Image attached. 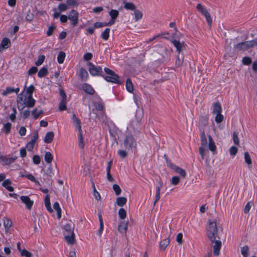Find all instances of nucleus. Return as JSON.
Masks as SVG:
<instances>
[{"label": "nucleus", "mask_w": 257, "mask_h": 257, "mask_svg": "<svg viewBox=\"0 0 257 257\" xmlns=\"http://www.w3.org/2000/svg\"><path fill=\"white\" fill-rule=\"evenodd\" d=\"M127 199L125 197H118L116 199V203L119 207L124 205Z\"/></svg>", "instance_id": "21"}, {"label": "nucleus", "mask_w": 257, "mask_h": 257, "mask_svg": "<svg viewBox=\"0 0 257 257\" xmlns=\"http://www.w3.org/2000/svg\"><path fill=\"white\" fill-rule=\"evenodd\" d=\"M170 243V239L169 238L165 239L160 242V247L162 250H165L167 246Z\"/></svg>", "instance_id": "28"}, {"label": "nucleus", "mask_w": 257, "mask_h": 257, "mask_svg": "<svg viewBox=\"0 0 257 257\" xmlns=\"http://www.w3.org/2000/svg\"><path fill=\"white\" fill-rule=\"evenodd\" d=\"M65 58V53L64 52H63V51H61L59 53V54H58V55L57 56L58 62L59 64L63 63L64 61Z\"/></svg>", "instance_id": "35"}, {"label": "nucleus", "mask_w": 257, "mask_h": 257, "mask_svg": "<svg viewBox=\"0 0 257 257\" xmlns=\"http://www.w3.org/2000/svg\"><path fill=\"white\" fill-rule=\"evenodd\" d=\"M184 61V54H177L176 56V61L175 64L176 66L179 67L182 66Z\"/></svg>", "instance_id": "16"}, {"label": "nucleus", "mask_w": 257, "mask_h": 257, "mask_svg": "<svg viewBox=\"0 0 257 257\" xmlns=\"http://www.w3.org/2000/svg\"><path fill=\"white\" fill-rule=\"evenodd\" d=\"M12 127V124L10 122L5 123L4 125V131L6 134H9Z\"/></svg>", "instance_id": "52"}, {"label": "nucleus", "mask_w": 257, "mask_h": 257, "mask_svg": "<svg viewBox=\"0 0 257 257\" xmlns=\"http://www.w3.org/2000/svg\"><path fill=\"white\" fill-rule=\"evenodd\" d=\"M251 62V58L249 57H244L242 59V63L244 65H249Z\"/></svg>", "instance_id": "50"}, {"label": "nucleus", "mask_w": 257, "mask_h": 257, "mask_svg": "<svg viewBox=\"0 0 257 257\" xmlns=\"http://www.w3.org/2000/svg\"><path fill=\"white\" fill-rule=\"evenodd\" d=\"M35 87L34 85H31L27 88V93L28 94V96H32V94L35 90Z\"/></svg>", "instance_id": "62"}, {"label": "nucleus", "mask_w": 257, "mask_h": 257, "mask_svg": "<svg viewBox=\"0 0 257 257\" xmlns=\"http://www.w3.org/2000/svg\"><path fill=\"white\" fill-rule=\"evenodd\" d=\"M45 205L49 212L51 213L53 212V209L51 207L50 196L49 195H46L45 197Z\"/></svg>", "instance_id": "22"}, {"label": "nucleus", "mask_w": 257, "mask_h": 257, "mask_svg": "<svg viewBox=\"0 0 257 257\" xmlns=\"http://www.w3.org/2000/svg\"><path fill=\"white\" fill-rule=\"evenodd\" d=\"M128 222L121 221L118 226V230L122 234H126L127 229Z\"/></svg>", "instance_id": "15"}, {"label": "nucleus", "mask_w": 257, "mask_h": 257, "mask_svg": "<svg viewBox=\"0 0 257 257\" xmlns=\"http://www.w3.org/2000/svg\"><path fill=\"white\" fill-rule=\"evenodd\" d=\"M67 5L69 6H78L79 3L76 0H67Z\"/></svg>", "instance_id": "63"}, {"label": "nucleus", "mask_w": 257, "mask_h": 257, "mask_svg": "<svg viewBox=\"0 0 257 257\" xmlns=\"http://www.w3.org/2000/svg\"><path fill=\"white\" fill-rule=\"evenodd\" d=\"M45 57L44 55H41L37 61L35 62V65L39 66L41 65L44 61Z\"/></svg>", "instance_id": "56"}, {"label": "nucleus", "mask_w": 257, "mask_h": 257, "mask_svg": "<svg viewBox=\"0 0 257 257\" xmlns=\"http://www.w3.org/2000/svg\"><path fill=\"white\" fill-rule=\"evenodd\" d=\"M200 136L201 146L199 148V152L202 159H204V156L208 150H209L213 154H215L216 153V146L210 134L207 135L208 139V146L207 138L204 130H200Z\"/></svg>", "instance_id": "1"}, {"label": "nucleus", "mask_w": 257, "mask_h": 257, "mask_svg": "<svg viewBox=\"0 0 257 257\" xmlns=\"http://www.w3.org/2000/svg\"><path fill=\"white\" fill-rule=\"evenodd\" d=\"M203 16L205 17L206 21H207L208 25L210 27H211V25H212V19H211V16L209 14V13H208V12L206 13L205 15H203Z\"/></svg>", "instance_id": "53"}, {"label": "nucleus", "mask_w": 257, "mask_h": 257, "mask_svg": "<svg viewBox=\"0 0 257 257\" xmlns=\"http://www.w3.org/2000/svg\"><path fill=\"white\" fill-rule=\"evenodd\" d=\"M176 240L179 244H182L183 243V234L179 233L176 236Z\"/></svg>", "instance_id": "61"}, {"label": "nucleus", "mask_w": 257, "mask_h": 257, "mask_svg": "<svg viewBox=\"0 0 257 257\" xmlns=\"http://www.w3.org/2000/svg\"><path fill=\"white\" fill-rule=\"evenodd\" d=\"M199 124L202 126H206L208 124V118L206 116H201L199 119Z\"/></svg>", "instance_id": "41"}, {"label": "nucleus", "mask_w": 257, "mask_h": 257, "mask_svg": "<svg viewBox=\"0 0 257 257\" xmlns=\"http://www.w3.org/2000/svg\"><path fill=\"white\" fill-rule=\"evenodd\" d=\"M168 166L176 173L179 174L183 178L186 177L187 174L185 170L183 169L174 165L171 162L168 163Z\"/></svg>", "instance_id": "8"}, {"label": "nucleus", "mask_w": 257, "mask_h": 257, "mask_svg": "<svg viewBox=\"0 0 257 257\" xmlns=\"http://www.w3.org/2000/svg\"><path fill=\"white\" fill-rule=\"evenodd\" d=\"M256 43L254 40L242 42L235 45L233 47L234 50L236 52L245 51L253 47Z\"/></svg>", "instance_id": "4"}, {"label": "nucleus", "mask_w": 257, "mask_h": 257, "mask_svg": "<svg viewBox=\"0 0 257 257\" xmlns=\"http://www.w3.org/2000/svg\"><path fill=\"white\" fill-rule=\"evenodd\" d=\"M113 191L116 195H119L121 192V190L119 186L117 184H113Z\"/></svg>", "instance_id": "58"}, {"label": "nucleus", "mask_w": 257, "mask_h": 257, "mask_svg": "<svg viewBox=\"0 0 257 257\" xmlns=\"http://www.w3.org/2000/svg\"><path fill=\"white\" fill-rule=\"evenodd\" d=\"M126 89L127 91L130 93H132L134 91V86L130 78H128L126 80V84H125Z\"/></svg>", "instance_id": "26"}, {"label": "nucleus", "mask_w": 257, "mask_h": 257, "mask_svg": "<svg viewBox=\"0 0 257 257\" xmlns=\"http://www.w3.org/2000/svg\"><path fill=\"white\" fill-rule=\"evenodd\" d=\"M21 254L22 256H25L26 257H31L32 255L30 251L25 249H23V250L21 252Z\"/></svg>", "instance_id": "64"}, {"label": "nucleus", "mask_w": 257, "mask_h": 257, "mask_svg": "<svg viewBox=\"0 0 257 257\" xmlns=\"http://www.w3.org/2000/svg\"><path fill=\"white\" fill-rule=\"evenodd\" d=\"M180 181V178L178 176H174L170 180V183L173 185H178Z\"/></svg>", "instance_id": "37"}, {"label": "nucleus", "mask_w": 257, "mask_h": 257, "mask_svg": "<svg viewBox=\"0 0 257 257\" xmlns=\"http://www.w3.org/2000/svg\"><path fill=\"white\" fill-rule=\"evenodd\" d=\"M232 140L234 144L236 146H239V140L238 137V134L236 132H234L232 134Z\"/></svg>", "instance_id": "43"}, {"label": "nucleus", "mask_w": 257, "mask_h": 257, "mask_svg": "<svg viewBox=\"0 0 257 257\" xmlns=\"http://www.w3.org/2000/svg\"><path fill=\"white\" fill-rule=\"evenodd\" d=\"M249 250V247L247 245H244L241 247V253L243 257L248 256Z\"/></svg>", "instance_id": "33"}, {"label": "nucleus", "mask_w": 257, "mask_h": 257, "mask_svg": "<svg viewBox=\"0 0 257 257\" xmlns=\"http://www.w3.org/2000/svg\"><path fill=\"white\" fill-rule=\"evenodd\" d=\"M64 238L66 241L69 244H73L75 242V234L72 232L71 234H64Z\"/></svg>", "instance_id": "14"}, {"label": "nucleus", "mask_w": 257, "mask_h": 257, "mask_svg": "<svg viewBox=\"0 0 257 257\" xmlns=\"http://www.w3.org/2000/svg\"><path fill=\"white\" fill-rule=\"evenodd\" d=\"M160 186L157 188L156 199L154 203V205H155L156 203L160 198V188L162 186V184L160 183Z\"/></svg>", "instance_id": "48"}, {"label": "nucleus", "mask_w": 257, "mask_h": 257, "mask_svg": "<svg viewBox=\"0 0 257 257\" xmlns=\"http://www.w3.org/2000/svg\"><path fill=\"white\" fill-rule=\"evenodd\" d=\"M143 112L142 111H137L136 114V122L138 124H139L142 119Z\"/></svg>", "instance_id": "49"}, {"label": "nucleus", "mask_w": 257, "mask_h": 257, "mask_svg": "<svg viewBox=\"0 0 257 257\" xmlns=\"http://www.w3.org/2000/svg\"><path fill=\"white\" fill-rule=\"evenodd\" d=\"M244 156L245 162L247 164L249 168H251L252 161L249 153L247 152H245L244 153Z\"/></svg>", "instance_id": "25"}, {"label": "nucleus", "mask_w": 257, "mask_h": 257, "mask_svg": "<svg viewBox=\"0 0 257 257\" xmlns=\"http://www.w3.org/2000/svg\"><path fill=\"white\" fill-rule=\"evenodd\" d=\"M168 50L167 48H163L162 49V57H158V60L159 61H163L165 58L167 56Z\"/></svg>", "instance_id": "47"}, {"label": "nucleus", "mask_w": 257, "mask_h": 257, "mask_svg": "<svg viewBox=\"0 0 257 257\" xmlns=\"http://www.w3.org/2000/svg\"><path fill=\"white\" fill-rule=\"evenodd\" d=\"M67 100H61L59 105V109L60 111H63L67 109V107L65 105Z\"/></svg>", "instance_id": "51"}, {"label": "nucleus", "mask_w": 257, "mask_h": 257, "mask_svg": "<svg viewBox=\"0 0 257 257\" xmlns=\"http://www.w3.org/2000/svg\"><path fill=\"white\" fill-rule=\"evenodd\" d=\"M229 153H230L231 156H234L236 154V153H237L238 149H237V148L236 147L232 146L229 149Z\"/></svg>", "instance_id": "59"}, {"label": "nucleus", "mask_w": 257, "mask_h": 257, "mask_svg": "<svg viewBox=\"0 0 257 257\" xmlns=\"http://www.w3.org/2000/svg\"><path fill=\"white\" fill-rule=\"evenodd\" d=\"M88 74L87 71L84 68H81L79 72V76L81 78L84 80H86L87 79Z\"/></svg>", "instance_id": "31"}, {"label": "nucleus", "mask_w": 257, "mask_h": 257, "mask_svg": "<svg viewBox=\"0 0 257 257\" xmlns=\"http://www.w3.org/2000/svg\"><path fill=\"white\" fill-rule=\"evenodd\" d=\"M88 65L89 66V71L92 75L95 76L100 75V73H102V70L101 67H96L91 62H89Z\"/></svg>", "instance_id": "9"}, {"label": "nucleus", "mask_w": 257, "mask_h": 257, "mask_svg": "<svg viewBox=\"0 0 257 257\" xmlns=\"http://www.w3.org/2000/svg\"><path fill=\"white\" fill-rule=\"evenodd\" d=\"M47 73H48L47 68L45 67H43L38 72V76L39 77L41 78V77H43L45 76V75H46L47 74Z\"/></svg>", "instance_id": "40"}, {"label": "nucleus", "mask_w": 257, "mask_h": 257, "mask_svg": "<svg viewBox=\"0 0 257 257\" xmlns=\"http://www.w3.org/2000/svg\"><path fill=\"white\" fill-rule=\"evenodd\" d=\"M43 111L42 110H40L39 112H37V109L35 108L32 111V113L34 115V118L35 119H37L38 118L40 114L43 113Z\"/></svg>", "instance_id": "55"}, {"label": "nucleus", "mask_w": 257, "mask_h": 257, "mask_svg": "<svg viewBox=\"0 0 257 257\" xmlns=\"http://www.w3.org/2000/svg\"><path fill=\"white\" fill-rule=\"evenodd\" d=\"M45 174L48 176V177H52L54 175L52 168L51 166H49L48 169L46 170L45 172Z\"/></svg>", "instance_id": "60"}, {"label": "nucleus", "mask_w": 257, "mask_h": 257, "mask_svg": "<svg viewBox=\"0 0 257 257\" xmlns=\"http://www.w3.org/2000/svg\"><path fill=\"white\" fill-rule=\"evenodd\" d=\"M1 157V162L3 163L4 165H9L13 163L17 158V157H12L8 158L7 156H3Z\"/></svg>", "instance_id": "12"}, {"label": "nucleus", "mask_w": 257, "mask_h": 257, "mask_svg": "<svg viewBox=\"0 0 257 257\" xmlns=\"http://www.w3.org/2000/svg\"><path fill=\"white\" fill-rule=\"evenodd\" d=\"M20 91V89L19 88H14L12 87H7L5 90L3 91L2 92V95L3 96H6L8 94L13 93V92H16V93H18Z\"/></svg>", "instance_id": "17"}, {"label": "nucleus", "mask_w": 257, "mask_h": 257, "mask_svg": "<svg viewBox=\"0 0 257 257\" xmlns=\"http://www.w3.org/2000/svg\"><path fill=\"white\" fill-rule=\"evenodd\" d=\"M72 119L73 122L75 124L76 127L78 128V131H81V127L80 120L77 118L75 114H73L72 115Z\"/></svg>", "instance_id": "32"}, {"label": "nucleus", "mask_w": 257, "mask_h": 257, "mask_svg": "<svg viewBox=\"0 0 257 257\" xmlns=\"http://www.w3.org/2000/svg\"><path fill=\"white\" fill-rule=\"evenodd\" d=\"M79 131V146L80 148H83L84 147V143H83V141L82 130H81V131Z\"/></svg>", "instance_id": "57"}, {"label": "nucleus", "mask_w": 257, "mask_h": 257, "mask_svg": "<svg viewBox=\"0 0 257 257\" xmlns=\"http://www.w3.org/2000/svg\"><path fill=\"white\" fill-rule=\"evenodd\" d=\"M221 112L222 107L220 103L218 102L214 103L212 106V113L215 115V121L217 124L221 123L224 119Z\"/></svg>", "instance_id": "3"}, {"label": "nucleus", "mask_w": 257, "mask_h": 257, "mask_svg": "<svg viewBox=\"0 0 257 257\" xmlns=\"http://www.w3.org/2000/svg\"><path fill=\"white\" fill-rule=\"evenodd\" d=\"M172 43L176 48L177 54H181V52L184 49H185V44L184 42H180L176 40H174L172 41Z\"/></svg>", "instance_id": "10"}, {"label": "nucleus", "mask_w": 257, "mask_h": 257, "mask_svg": "<svg viewBox=\"0 0 257 257\" xmlns=\"http://www.w3.org/2000/svg\"><path fill=\"white\" fill-rule=\"evenodd\" d=\"M135 21H138L143 17V13L139 10H136L134 12Z\"/></svg>", "instance_id": "34"}, {"label": "nucleus", "mask_w": 257, "mask_h": 257, "mask_svg": "<svg viewBox=\"0 0 257 257\" xmlns=\"http://www.w3.org/2000/svg\"><path fill=\"white\" fill-rule=\"evenodd\" d=\"M211 243L213 254L215 256H218L220 254V250L221 247L222 242L219 239H214L209 240Z\"/></svg>", "instance_id": "6"}, {"label": "nucleus", "mask_w": 257, "mask_h": 257, "mask_svg": "<svg viewBox=\"0 0 257 257\" xmlns=\"http://www.w3.org/2000/svg\"><path fill=\"white\" fill-rule=\"evenodd\" d=\"M24 101L25 99L24 100L23 93H22L18 96L17 100L18 108L19 110L23 109L25 107V106L22 105V103Z\"/></svg>", "instance_id": "19"}, {"label": "nucleus", "mask_w": 257, "mask_h": 257, "mask_svg": "<svg viewBox=\"0 0 257 257\" xmlns=\"http://www.w3.org/2000/svg\"><path fill=\"white\" fill-rule=\"evenodd\" d=\"M54 137V134L53 132H48L44 138V142L47 144L51 143L53 140Z\"/></svg>", "instance_id": "18"}, {"label": "nucleus", "mask_w": 257, "mask_h": 257, "mask_svg": "<svg viewBox=\"0 0 257 257\" xmlns=\"http://www.w3.org/2000/svg\"><path fill=\"white\" fill-rule=\"evenodd\" d=\"M12 184V182L10 179L5 180L3 182V186L5 187L9 191L12 192L14 190V188L10 186Z\"/></svg>", "instance_id": "23"}, {"label": "nucleus", "mask_w": 257, "mask_h": 257, "mask_svg": "<svg viewBox=\"0 0 257 257\" xmlns=\"http://www.w3.org/2000/svg\"><path fill=\"white\" fill-rule=\"evenodd\" d=\"M22 177H25L27 178H28V179L30 180L31 181H33V182L36 183V184H37L38 185L41 186V184L39 182V181H37L35 179V177L33 175H32V174H28L27 175H22Z\"/></svg>", "instance_id": "44"}, {"label": "nucleus", "mask_w": 257, "mask_h": 257, "mask_svg": "<svg viewBox=\"0 0 257 257\" xmlns=\"http://www.w3.org/2000/svg\"><path fill=\"white\" fill-rule=\"evenodd\" d=\"M44 159L46 163L50 164L53 161V157L50 152H47L45 153Z\"/></svg>", "instance_id": "30"}, {"label": "nucleus", "mask_w": 257, "mask_h": 257, "mask_svg": "<svg viewBox=\"0 0 257 257\" xmlns=\"http://www.w3.org/2000/svg\"><path fill=\"white\" fill-rule=\"evenodd\" d=\"M35 104V100L33 99L32 96H28L25 97V101L23 102L22 105L24 106L25 104L26 106L29 108L33 107Z\"/></svg>", "instance_id": "13"}, {"label": "nucleus", "mask_w": 257, "mask_h": 257, "mask_svg": "<svg viewBox=\"0 0 257 257\" xmlns=\"http://www.w3.org/2000/svg\"><path fill=\"white\" fill-rule=\"evenodd\" d=\"M4 225L5 228H10L12 225V221L7 218L4 219Z\"/></svg>", "instance_id": "45"}, {"label": "nucleus", "mask_w": 257, "mask_h": 257, "mask_svg": "<svg viewBox=\"0 0 257 257\" xmlns=\"http://www.w3.org/2000/svg\"><path fill=\"white\" fill-rule=\"evenodd\" d=\"M118 216L119 218L123 220L125 218L126 216V211L123 208H120L118 210Z\"/></svg>", "instance_id": "39"}, {"label": "nucleus", "mask_w": 257, "mask_h": 257, "mask_svg": "<svg viewBox=\"0 0 257 257\" xmlns=\"http://www.w3.org/2000/svg\"><path fill=\"white\" fill-rule=\"evenodd\" d=\"M63 228L64 229V234L65 233L71 234V233H72V232H74V231H73L74 229H72L71 227L70 224H66L64 226Z\"/></svg>", "instance_id": "42"}, {"label": "nucleus", "mask_w": 257, "mask_h": 257, "mask_svg": "<svg viewBox=\"0 0 257 257\" xmlns=\"http://www.w3.org/2000/svg\"><path fill=\"white\" fill-rule=\"evenodd\" d=\"M124 8L125 9L130 10H132V11L136 10V7L133 3L125 2V3H124Z\"/></svg>", "instance_id": "36"}, {"label": "nucleus", "mask_w": 257, "mask_h": 257, "mask_svg": "<svg viewBox=\"0 0 257 257\" xmlns=\"http://www.w3.org/2000/svg\"><path fill=\"white\" fill-rule=\"evenodd\" d=\"M79 13L76 10H72L69 12L68 18L71 22V25L74 27L76 26L78 23Z\"/></svg>", "instance_id": "7"}, {"label": "nucleus", "mask_w": 257, "mask_h": 257, "mask_svg": "<svg viewBox=\"0 0 257 257\" xmlns=\"http://www.w3.org/2000/svg\"><path fill=\"white\" fill-rule=\"evenodd\" d=\"M196 9L200 12L203 15H205L208 11L206 8L204 7L201 4H198L196 6Z\"/></svg>", "instance_id": "38"}, {"label": "nucleus", "mask_w": 257, "mask_h": 257, "mask_svg": "<svg viewBox=\"0 0 257 257\" xmlns=\"http://www.w3.org/2000/svg\"><path fill=\"white\" fill-rule=\"evenodd\" d=\"M20 199L22 202L25 204L26 208L28 210L31 209L34 203L33 200H31L30 198L27 196H22L20 197Z\"/></svg>", "instance_id": "11"}, {"label": "nucleus", "mask_w": 257, "mask_h": 257, "mask_svg": "<svg viewBox=\"0 0 257 257\" xmlns=\"http://www.w3.org/2000/svg\"><path fill=\"white\" fill-rule=\"evenodd\" d=\"M104 71L109 76H104V78L108 82H112V71L107 68H104Z\"/></svg>", "instance_id": "20"}, {"label": "nucleus", "mask_w": 257, "mask_h": 257, "mask_svg": "<svg viewBox=\"0 0 257 257\" xmlns=\"http://www.w3.org/2000/svg\"><path fill=\"white\" fill-rule=\"evenodd\" d=\"M124 145L128 150H136L137 148V142L132 135H128L125 137Z\"/></svg>", "instance_id": "5"}, {"label": "nucleus", "mask_w": 257, "mask_h": 257, "mask_svg": "<svg viewBox=\"0 0 257 257\" xmlns=\"http://www.w3.org/2000/svg\"><path fill=\"white\" fill-rule=\"evenodd\" d=\"M83 90L89 94H93L94 93V90L92 87L88 84H84L83 85Z\"/></svg>", "instance_id": "24"}, {"label": "nucleus", "mask_w": 257, "mask_h": 257, "mask_svg": "<svg viewBox=\"0 0 257 257\" xmlns=\"http://www.w3.org/2000/svg\"><path fill=\"white\" fill-rule=\"evenodd\" d=\"M34 18V16L33 14L32 13H31L30 10L28 11V12H27L26 17V20L27 21L31 22L33 21Z\"/></svg>", "instance_id": "54"}, {"label": "nucleus", "mask_w": 257, "mask_h": 257, "mask_svg": "<svg viewBox=\"0 0 257 257\" xmlns=\"http://www.w3.org/2000/svg\"><path fill=\"white\" fill-rule=\"evenodd\" d=\"M1 44L5 49H8L11 46V41L8 38H4L2 40Z\"/></svg>", "instance_id": "27"}, {"label": "nucleus", "mask_w": 257, "mask_h": 257, "mask_svg": "<svg viewBox=\"0 0 257 257\" xmlns=\"http://www.w3.org/2000/svg\"><path fill=\"white\" fill-rule=\"evenodd\" d=\"M207 236L209 240L216 238L219 239L218 233V228L216 221L214 220L209 219L208 220V226L207 227Z\"/></svg>", "instance_id": "2"}, {"label": "nucleus", "mask_w": 257, "mask_h": 257, "mask_svg": "<svg viewBox=\"0 0 257 257\" xmlns=\"http://www.w3.org/2000/svg\"><path fill=\"white\" fill-rule=\"evenodd\" d=\"M111 163L112 161H110L108 163L107 167L106 168V172H107V178L108 181L111 182L112 181V178L110 174V170L111 168Z\"/></svg>", "instance_id": "29"}, {"label": "nucleus", "mask_w": 257, "mask_h": 257, "mask_svg": "<svg viewBox=\"0 0 257 257\" xmlns=\"http://www.w3.org/2000/svg\"><path fill=\"white\" fill-rule=\"evenodd\" d=\"M109 32H110V29L108 28H106L104 30V31H103L101 33V37H102V39H103L105 40H107L109 36Z\"/></svg>", "instance_id": "46"}]
</instances>
